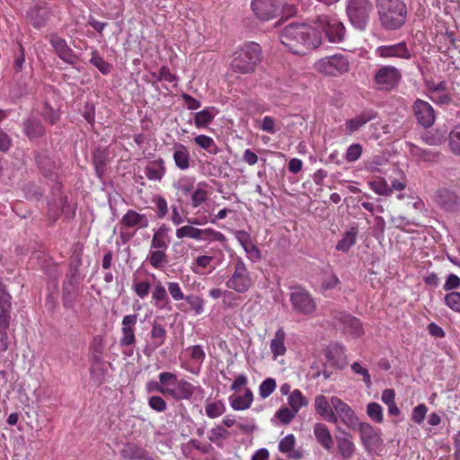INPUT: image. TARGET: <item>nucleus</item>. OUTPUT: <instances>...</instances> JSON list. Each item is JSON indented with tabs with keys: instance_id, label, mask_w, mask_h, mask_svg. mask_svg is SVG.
I'll use <instances>...</instances> for the list:
<instances>
[{
	"instance_id": "1",
	"label": "nucleus",
	"mask_w": 460,
	"mask_h": 460,
	"mask_svg": "<svg viewBox=\"0 0 460 460\" xmlns=\"http://www.w3.org/2000/svg\"><path fill=\"white\" fill-rule=\"evenodd\" d=\"M281 43L295 54L303 56L317 49L322 43V33L305 23H290L280 33Z\"/></svg>"
},
{
	"instance_id": "2",
	"label": "nucleus",
	"mask_w": 460,
	"mask_h": 460,
	"mask_svg": "<svg viewBox=\"0 0 460 460\" xmlns=\"http://www.w3.org/2000/svg\"><path fill=\"white\" fill-rule=\"evenodd\" d=\"M147 392H157L165 397L180 402L190 400L195 394L196 387L185 379H178L172 372H161L158 381H150L146 385Z\"/></svg>"
},
{
	"instance_id": "3",
	"label": "nucleus",
	"mask_w": 460,
	"mask_h": 460,
	"mask_svg": "<svg viewBox=\"0 0 460 460\" xmlns=\"http://www.w3.org/2000/svg\"><path fill=\"white\" fill-rule=\"evenodd\" d=\"M262 59L261 47L256 42H246L234 52L231 69L235 73L251 74Z\"/></svg>"
},
{
	"instance_id": "4",
	"label": "nucleus",
	"mask_w": 460,
	"mask_h": 460,
	"mask_svg": "<svg viewBox=\"0 0 460 460\" xmlns=\"http://www.w3.org/2000/svg\"><path fill=\"white\" fill-rule=\"evenodd\" d=\"M381 25L386 31L400 29L406 20V6L401 0H376Z\"/></svg>"
},
{
	"instance_id": "5",
	"label": "nucleus",
	"mask_w": 460,
	"mask_h": 460,
	"mask_svg": "<svg viewBox=\"0 0 460 460\" xmlns=\"http://www.w3.org/2000/svg\"><path fill=\"white\" fill-rule=\"evenodd\" d=\"M253 282L252 275L243 259L236 257L233 261L231 274L226 280V287L238 294H243L252 287Z\"/></svg>"
},
{
	"instance_id": "6",
	"label": "nucleus",
	"mask_w": 460,
	"mask_h": 460,
	"mask_svg": "<svg viewBox=\"0 0 460 460\" xmlns=\"http://www.w3.org/2000/svg\"><path fill=\"white\" fill-rule=\"evenodd\" d=\"M314 23L319 32H324L329 42L339 43L343 40L345 28L335 14H319Z\"/></svg>"
},
{
	"instance_id": "7",
	"label": "nucleus",
	"mask_w": 460,
	"mask_h": 460,
	"mask_svg": "<svg viewBox=\"0 0 460 460\" xmlns=\"http://www.w3.org/2000/svg\"><path fill=\"white\" fill-rule=\"evenodd\" d=\"M373 4L369 0H347V16L354 28L364 31L373 12Z\"/></svg>"
},
{
	"instance_id": "8",
	"label": "nucleus",
	"mask_w": 460,
	"mask_h": 460,
	"mask_svg": "<svg viewBox=\"0 0 460 460\" xmlns=\"http://www.w3.org/2000/svg\"><path fill=\"white\" fill-rule=\"evenodd\" d=\"M314 68L319 74L326 76H338L349 70V61L341 54L317 59Z\"/></svg>"
},
{
	"instance_id": "9",
	"label": "nucleus",
	"mask_w": 460,
	"mask_h": 460,
	"mask_svg": "<svg viewBox=\"0 0 460 460\" xmlns=\"http://www.w3.org/2000/svg\"><path fill=\"white\" fill-rule=\"evenodd\" d=\"M289 300L294 311L297 314L311 315L316 310V303L314 297L303 288H294L290 293Z\"/></svg>"
},
{
	"instance_id": "10",
	"label": "nucleus",
	"mask_w": 460,
	"mask_h": 460,
	"mask_svg": "<svg viewBox=\"0 0 460 460\" xmlns=\"http://www.w3.org/2000/svg\"><path fill=\"white\" fill-rule=\"evenodd\" d=\"M402 79L401 71L392 65L380 66L374 75V82L379 90L391 91L394 89Z\"/></svg>"
},
{
	"instance_id": "11",
	"label": "nucleus",
	"mask_w": 460,
	"mask_h": 460,
	"mask_svg": "<svg viewBox=\"0 0 460 460\" xmlns=\"http://www.w3.org/2000/svg\"><path fill=\"white\" fill-rule=\"evenodd\" d=\"M334 324L340 328L343 333L352 336L354 339H358L364 335V328L361 321L344 312H335L332 315Z\"/></svg>"
},
{
	"instance_id": "12",
	"label": "nucleus",
	"mask_w": 460,
	"mask_h": 460,
	"mask_svg": "<svg viewBox=\"0 0 460 460\" xmlns=\"http://www.w3.org/2000/svg\"><path fill=\"white\" fill-rule=\"evenodd\" d=\"M331 405L336 417V424L340 420L345 427L355 429L358 425V418L353 409L337 396L331 397Z\"/></svg>"
},
{
	"instance_id": "13",
	"label": "nucleus",
	"mask_w": 460,
	"mask_h": 460,
	"mask_svg": "<svg viewBox=\"0 0 460 460\" xmlns=\"http://www.w3.org/2000/svg\"><path fill=\"white\" fill-rule=\"evenodd\" d=\"M375 55L382 59H403L410 60L411 58V50L405 41L395 44L382 45L376 49Z\"/></svg>"
},
{
	"instance_id": "14",
	"label": "nucleus",
	"mask_w": 460,
	"mask_h": 460,
	"mask_svg": "<svg viewBox=\"0 0 460 460\" xmlns=\"http://www.w3.org/2000/svg\"><path fill=\"white\" fill-rule=\"evenodd\" d=\"M361 442L368 454H372L383 444L380 434L368 423L358 424Z\"/></svg>"
},
{
	"instance_id": "15",
	"label": "nucleus",
	"mask_w": 460,
	"mask_h": 460,
	"mask_svg": "<svg viewBox=\"0 0 460 460\" xmlns=\"http://www.w3.org/2000/svg\"><path fill=\"white\" fill-rule=\"evenodd\" d=\"M137 322V314H127L121 321V336L119 338L120 347H129L136 343V324Z\"/></svg>"
},
{
	"instance_id": "16",
	"label": "nucleus",
	"mask_w": 460,
	"mask_h": 460,
	"mask_svg": "<svg viewBox=\"0 0 460 460\" xmlns=\"http://www.w3.org/2000/svg\"><path fill=\"white\" fill-rule=\"evenodd\" d=\"M51 16L50 10L46 4H37L27 12L28 22L36 29L46 26Z\"/></svg>"
},
{
	"instance_id": "17",
	"label": "nucleus",
	"mask_w": 460,
	"mask_h": 460,
	"mask_svg": "<svg viewBox=\"0 0 460 460\" xmlns=\"http://www.w3.org/2000/svg\"><path fill=\"white\" fill-rule=\"evenodd\" d=\"M412 109L420 126L429 128L433 124L435 119L434 111L429 102L418 99L414 102Z\"/></svg>"
},
{
	"instance_id": "18",
	"label": "nucleus",
	"mask_w": 460,
	"mask_h": 460,
	"mask_svg": "<svg viewBox=\"0 0 460 460\" xmlns=\"http://www.w3.org/2000/svg\"><path fill=\"white\" fill-rule=\"evenodd\" d=\"M251 7L257 17L262 21L273 19L279 10L276 0H252Z\"/></svg>"
},
{
	"instance_id": "19",
	"label": "nucleus",
	"mask_w": 460,
	"mask_h": 460,
	"mask_svg": "<svg viewBox=\"0 0 460 460\" xmlns=\"http://www.w3.org/2000/svg\"><path fill=\"white\" fill-rule=\"evenodd\" d=\"M153 305L159 310L172 311V305L166 287L160 281H155L151 291Z\"/></svg>"
},
{
	"instance_id": "20",
	"label": "nucleus",
	"mask_w": 460,
	"mask_h": 460,
	"mask_svg": "<svg viewBox=\"0 0 460 460\" xmlns=\"http://www.w3.org/2000/svg\"><path fill=\"white\" fill-rule=\"evenodd\" d=\"M434 201L446 210H455L459 207V198L455 191L447 188L438 189L434 194Z\"/></svg>"
},
{
	"instance_id": "21",
	"label": "nucleus",
	"mask_w": 460,
	"mask_h": 460,
	"mask_svg": "<svg viewBox=\"0 0 460 460\" xmlns=\"http://www.w3.org/2000/svg\"><path fill=\"white\" fill-rule=\"evenodd\" d=\"M49 43L59 58L66 64H73L75 62V52L67 46L64 39L54 34L50 36Z\"/></svg>"
},
{
	"instance_id": "22",
	"label": "nucleus",
	"mask_w": 460,
	"mask_h": 460,
	"mask_svg": "<svg viewBox=\"0 0 460 460\" xmlns=\"http://www.w3.org/2000/svg\"><path fill=\"white\" fill-rule=\"evenodd\" d=\"M120 225L124 228L144 229L149 225V220L145 214L128 209L120 220Z\"/></svg>"
},
{
	"instance_id": "23",
	"label": "nucleus",
	"mask_w": 460,
	"mask_h": 460,
	"mask_svg": "<svg viewBox=\"0 0 460 460\" xmlns=\"http://www.w3.org/2000/svg\"><path fill=\"white\" fill-rule=\"evenodd\" d=\"M187 221L190 225L178 228L176 230V237L178 239L189 238L195 241H201L202 229L197 228L193 226H202L207 223V220L201 221L199 218H188Z\"/></svg>"
},
{
	"instance_id": "24",
	"label": "nucleus",
	"mask_w": 460,
	"mask_h": 460,
	"mask_svg": "<svg viewBox=\"0 0 460 460\" xmlns=\"http://www.w3.org/2000/svg\"><path fill=\"white\" fill-rule=\"evenodd\" d=\"M376 118L375 111H364L359 115L347 119L343 125L345 133L352 135L354 132L358 131L361 128L367 125L369 121Z\"/></svg>"
},
{
	"instance_id": "25",
	"label": "nucleus",
	"mask_w": 460,
	"mask_h": 460,
	"mask_svg": "<svg viewBox=\"0 0 460 460\" xmlns=\"http://www.w3.org/2000/svg\"><path fill=\"white\" fill-rule=\"evenodd\" d=\"M325 357L337 368H342L346 365L345 348L340 343L328 345L325 349Z\"/></svg>"
},
{
	"instance_id": "26",
	"label": "nucleus",
	"mask_w": 460,
	"mask_h": 460,
	"mask_svg": "<svg viewBox=\"0 0 460 460\" xmlns=\"http://www.w3.org/2000/svg\"><path fill=\"white\" fill-rule=\"evenodd\" d=\"M287 333L283 327H279L270 340V348L273 359H278L288 351L286 344Z\"/></svg>"
},
{
	"instance_id": "27",
	"label": "nucleus",
	"mask_w": 460,
	"mask_h": 460,
	"mask_svg": "<svg viewBox=\"0 0 460 460\" xmlns=\"http://www.w3.org/2000/svg\"><path fill=\"white\" fill-rule=\"evenodd\" d=\"M314 409L318 415H320L325 421L336 424V417L331 405V400L322 394L314 398Z\"/></svg>"
},
{
	"instance_id": "28",
	"label": "nucleus",
	"mask_w": 460,
	"mask_h": 460,
	"mask_svg": "<svg viewBox=\"0 0 460 460\" xmlns=\"http://www.w3.org/2000/svg\"><path fill=\"white\" fill-rule=\"evenodd\" d=\"M343 436L336 437L337 450L340 456L348 460L355 455V442L349 433L342 431Z\"/></svg>"
},
{
	"instance_id": "29",
	"label": "nucleus",
	"mask_w": 460,
	"mask_h": 460,
	"mask_svg": "<svg viewBox=\"0 0 460 460\" xmlns=\"http://www.w3.org/2000/svg\"><path fill=\"white\" fill-rule=\"evenodd\" d=\"M253 401V394L251 389L245 388L243 394H232L229 396V403L234 411L248 410Z\"/></svg>"
},
{
	"instance_id": "30",
	"label": "nucleus",
	"mask_w": 460,
	"mask_h": 460,
	"mask_svg": "<svg viewBox=\"0 0 460 460\" xmlns=\"http://www.w3.org/2000/svg\"><path fill=\"white\" fill-rule=\"evenodd\" d=\"M173 161L176 166L186 171L190 167L191 156L189 148L181 143L173 146Z\"/></svg>"
},
{
	"instance_id": "31",
	"label": "nucleus",
	"mask_w": 460,
	"mask_h": 460,
	"mask_svg": "<svg viewBox=\"0 0 460 460\" xmlns=\"http://www.w3.org/2000/svg\"><path fill=\"white\" fill-rule=\"evenodd\" d=\"M145 175L151 181H161L166 173V166L163 158H156L150 161L144 169Z\"/></svg>"
},
{
	"instance_id": "32",
	"label": "nucleus",
	"mask_w": 460,
	"mask_h": 460,
	"mask_svg": "<svg viewBox=\"0 0 460 460\" xmlns=\"http://www.w3.org/2000/svg\"><path fill=\"white\" fill-rule=\"evenodd\" d=\"M169 232V227L164 225L161 226L152 235L150 249L168 251V243H170Z\"/></svg>"
},
{
	"instance_id": "33",
	"label": "nucleus",
	"mask_w": 460,
	"mask_h": 460,
	"mask_svg": "<svg viewBox=\"0 0 460 460\" xmlns=\"http://www.w3.org/2000/svg\"><path fill=\"white\" fill-rule=\"evenodd\" d=\"M149 337L150 341L148 346L152 350H155L161 345L164 344V341H166V328L161 323L154 321L151 324Z\"/></svg>"
},
{
	"instance_id": "34",
	"label": "nucleus",
	"mask_w": 460,
	"mask_h": 460,
	"mask_svg": "<svg viewBox=\"0 0 460 460\" xmlns=\"http://www.w3.org/2000/svg\"><path fill=\"white\" fill-rule=\"evenodd\" d=\"M23 133L31 141H32L43 137L45 134V128L39 119L31 118L23 123Z\"/></svg>"
},
{
	"instance_id": "35",
	"label": "nucleus",
	"mask_w": 460,
	"mask_h": 460,
	"mask_svg": "<svg viewBox=\"0 0 460 460\" xmlns=\"http://www.w3.org/2000/svg\"><path fill=\"white\" fill-rule=\"evenodd\" d=\"M314 435L316 441L326 450H330L333 445V439L331 431L326 424L316 423L314 426Z\"/></svg>"
},
{
	"instance_id": "36",
	"label": "nucleus",
	"mask_w": 460,
	"mask_h": 460,
	"mask_svg": "<svg viewBox=\"0 0 460 460\" xmlns=\"http://www.w3.org/2000/svg\"><path fill=\"white\" fill-rule=\"evenodd\" d=\"M214 256L210 254L198 255L194 258L191 263V270L197 274H204L206 270L209 268L208 272H211L216 269V266L212 265Z\"/></svg>"
},
{
	"instance_id": "37",
	"label": "nucleus",
	"mask_w": 460,
	"mask_h": 460,
	"mask_svg": "<svg viewBox=\"0 0 460 460\" xmlns=\"http://www.w3.org/2000/svg\"><path fill=\"white\" fill-rule=\"evenodd\" d=\"M209 185L206 181H199L196 190L191 195V207L193 208H199L201 204L206 202L209 197Z\"/></svg>"
},
{
	"instance_id": "38",
	"label": "nucleus",
	"mask_w": 460,
	"mask_h": 460,
	"mask_svg": "<svg viewBox=\"0 0 460 460\" xmlns=\"http://www.w3.org/2000/svg\"><path fill=\"white\" fill-rule=\"evenodd\" d=\"M93 160L95 166L96 173L102 177L106 170V166L110 162V155L107 149L98 148L93 154Z\"/></svg>"
},
{
	"instance_id": "39",
	"label": "nucleus",
	"mask_w": 460,
	"mask_h": 460,
	"mask_svg": "<svg viewBox=\"0 0 460 460\" xmlns=\"http://www.w3.org/2000/svg\"><path fill=\"white\" fill-rule=\"evenodd\" d=\"M146 261L156 270L163 269L168 263L166 250H149Z\"/></svg>"
},
{
	"instance_id": "40",
	"label": "nucleus",
	"mask_w": 460,
	"mask_h": 460,
	"mask_svg": "<svg viewBox=\"0 0 460 460\" xmlns=\"http://www.w3.org/2000/svg\"><path fill=\"white\" fill-rule=\"evenodd\" d=\"M358 234V229L354 227L344 233L341 240L336 243L335 250L341 251V252H348L349 248L357 243Z\"/></svg>"
},
{
	"instance_id": "41",
	"label": "nucleus",
	"mask_w": 460,
	"mask_h": 460,
	"mask_svg": "<svg viewBox=\"0 0 460 460\" xmlns=\"http://www.w3.org/2000/svg\"><path fill=\"white\" fill-rule=\"evenodd\" d=\"M288 402L289 408L296 413H298V411L308 403L306 398L299 389H295L291 392L288 398Z\"/></svg>"
},
{
	"instance_id": "42",
	"label": "nucleus",
	"mask_w": 460,
	"mask_h": 460,
	"mask_svg": "<svg viewBox=\"0 0 460 460\" xmlns=\"http://www.w3.org/2000/svg\"><path fill=\"white\" fill-rule=\"evenodd\" d=\"M216 116L215 108H205L195 115V126L197 128H206Z\"/></svg>"
},
{
	"instance_id": "43",
	"label": "nucleus",
	"mask_w": 460,
	"mask_h": 460,
	"mask_svg": "<svg viewBox=\"0 0 460 460\" xmlns=\"http://www.w3.org/2000/svg\"><path fill=\"white\" fill-rule=\"evenodd\" d=\"M194 143L200 148L204 149L208 154H212L213 155H215V154H217L218 152V148L215 141L210 137L205 135H199L194 138Z\"/></svg>"
},
{
	"instance_id": "44",
	"label": "nucleus",
	"mask_w": 460,
	"mask_h": 460,
	"mask_svg": "<svg viewBox=\"0 0 460 460\" xmlns=\"http://www.w3.org/2000/svg\"><path fill=\"white\" fill-rule=\"evenodd\" d=\"M340 283L338 277L332 270L324 271L321 277L320 288L322 292L335 288Z\"/></svg>"
},
{
	"instance_id": "45",
	"label": "nucleus",
	"mask_w": 460,
	"mask_h": 460,
	"mask_svg": "<svg viewBox=\"0 0 460 460\" xmlns=\"http://www.w3.org/2000/svg\"><path fill=\"white\" fill-rule=\"evenodd\" d=\"M432 96L430 99L440 104H447L451 102V97L445 92V84L438 83L431 91Z\"/></svg>"
},
{
	"instance_id": "46",
	"label": "nucleus",
	"mask_w": 460,
	"mask_h": 460,
	"mask_svg": "<svg viewBox=\"0 0 460 460\" xmlns=\"http://www.w3.org/2000/svg\"><path fill=\"white\" fill-rule=\"evenodd\" d=\"M11 323V310L0 309V341H7L8 330Z\"/></svg>"
},
{
	"instance_id": "47",
	"label": "nucleus",
	"mask_w": 460,
	"mask_h": 460,
	"mask_svg": "<svg viewBox=\"0 0 460 460\" xmlns=\"http://www.w3.org/2000/svg\"><path fill=\"white\" fill-rule=\"evenodd\" d=\"M167 294H169L174 301L184 299L190 301V296H185L180 283L176 281L167 282Z\"/></svg>"
},
{
	"instance_id": "48",
	"label": "nucleus",
	"mask_w": 460,
	"mask_h": 460,
	"mask_svg": "<svg viewBox=\"0 0 460 460\" xmlns=\"http://www.w3.org/2000/svg\"><path fill=\"white\" fill-rule=\"evenodd\" d=\"M276 388V379L273 377H268L261 384V385H259V396L262 399H267L274 393Z\"/></svg>"
},
{
	"instance_id": "49",
	"label": "nucleus",
	"mask_w": 460,
	"mask_h": 460,
	"mask_svg": "<svg viewBox=\"0 0 460 460\" xmlns=\"http://www.w3.org/2000/svg\"><path fill=\"white\" fill-rule=\"evenodd\" d=\"M206 414L210 419L220 417L226 411V406L221 401L208 402L205 406Z\"/></svg>"
},
{
	"instance_id": "50",
	"label": "nucleus",
	"mask_w": 460,
	"mask_h": 460,
	"mask_svg": "<svg viewBox=\"0 0 460 460\" xmlns=\"http://www.w3.org/2000/svg\"><path fill=\"white\" fill-rule=\"evenodd\" d=\"M201 241L225 243L226 242V238L222 233L218 231H216L212 228H206L202 229L201 231Z\"/></svg>"
},
{
	"instance_id": "51",
	"label": "nucleus",
	"mask_w": 460,
	"mask_h": 460,
	"mask_svg": "<svg viewBox=\"0 0 460 460\" xmlns=\"http://www.w3.org/2000/svg\"><path fill=\"white\" fill-rule=\"evenodd\" d=\"M372 190L376 193L383 196H390L392 194V189L384 178H378L370 182Z\"/></svg>"
},
{
	"instance_id": "52",
	"label": "nucleus",
	"mask_w": 460,
	"mask_h": 460,
	"mask_svg": "<svg viewBox=\"0 0 460 460\" xmlns=\"http://www.w3.org/2000/svg\"><path fill=\"white\" fill-rule=\"evenodd\" d=\"M367 413L368 417L376 423H382L384 421L383 408L379 403L370 402L367 405Z\"/></svg>"
},
{
	"instance_id": "53",
	"label": "nucleus",
	"mask_w": 460,
	"mask_h": 460,
	"mask_svg": "<svg viewBox=\"0 0 460 460\" xmlns=\"http://www.w3.org/2000/svg\"><path fill=\"white\" fill-rule=\"evenodd\" d=\"M449 148L456 155H460V124L449 135Z\"/></svg>"
},
{
	"instance_id": "54",
	"label": "nucleus",
	"mask_w": 460,
	"mask_h": 460,
	"mask_svg": "<svg viewBox=\"0 0 460 460\" xmlns=\"http://www.w3.org/2000/svg\"><path fill=\"white\" fill-rule=\"evenodd\" d=\"M90 62L95 66L101 73L103 75H108L111 71V65L107 63L95 50L92 53V58Z\"/></svg>"
},
{
	"instance_id": "55",
	"label": "nucleus",
	"mask_w": 460,
	"mask_h": 460,
	"mask_svg": "<svg viewBox=\"0 0 460 460\" xmlns=\"http://www.w3.org/2000/svg\"><path fill=\"white\" fill-rule=\"evenodd\" d=\"M150 288L151 284L148 279L135 281L132 285L133 291L140 299L147 296Z\"/></svg>"
},
{
	"instance_id": "56",
	"label": "nucleus",
	"mask_w": 460,
	"mask_h": 460,
	"mask_svg": "<svg viewBox=\"0 0 460 460\" xmlns=\"http://www.w3.org/2000/svg\"><path fill=\"white\" fill-rule=\"evenodd\" d=\"M235 238L239 242V243L243 246V249L246 252H248L249 247H250L251 249L255 250V252L257 254L260 253V250H258V248L252 243L250 235L246 232L237 231L235 234Z\"/></svg>"
},
{
	"instance_id": "57",
	"label": "nucleus",
	"mask_w": 460,
	"mask_h": 460,
	"mask_svg": "<svg viewBox=\"0 0 460 460\" xmlns=\"http://www.w3.org/2000/svg\"><path fill=\"white\" fill-rule=\"evenodd\" d=\"M209 296L213 299H218L219 297L223 296V304L226 307H232L234 305L227 303V298H233L234 297V294L228 290H222L221 288H211L209 290Z\"/></svg>"
},
{
	"instance_id": "58",
	"label": "nucleus",
	"mask_w": 460,
	"mask_h": 460,
	"mask_svg": "<svg viewBox=\"0 0 460 460\" xmlns=\"http://www.w3.org/2000/svg\"><path fill=\"white\" fill-rule=\"evenodd\" d=\"M0 309L12 310V296L7 291L5 284L0 280Z\"/></svg>"
},
{
	"instance_id": "59",
	"label": "nucleus",
	"mask_w": 460,
	"mask_h": 460,
	"mask_svg": "<svg viewBox=\"0 0 460 460\" xmlns=\"http://www.w3.org/2000/svg\"><path fill=\"white\" fill-rule=\"evenodd\" d=\"M444 303L456 313H460V293L459 292H450L446 294V297H444Z\"/></svg>"
},
{
	"instance_id": "60",
	"label": "nucleus",
	"mask_w": 460,
	"mask_h": 460,
	"mask_svg": "<svg viewBox=\"0 0 460 460\" xmlns=\"http://www.w3.org/2000/svg\"><path fill=\"white\" fill-rule=\"evenodd\" d=\"M297 413L295 412L292 409L284 407L279 409L275 416L279 421L284 425H288L296 417Z\"/></svg>"
},
{
	"instance_id": "61",
	"label": "nucleus",
	"mask_w": 460,
	"mask_h": 460,
	"mask_svg": "<svg viewBox=\"0 0 460 460\" xmlns=\"http://www.w3.org/2000/svg\"><path fill=\"white\" fill-rule=\"evenodd\" d=\"M296 445V437L294 434H288L286 437L281 438L279 443V449L282 453H290Z\"/></svg>"
},
{
	"instance_id": "62",
	"label": "nucleus",
	"mask_w": 460,
	"mask_h": 460,
	"mask_svg": "<svg viewBox=\"0 0 460 460\" xmlns=\"http://www.w3.org/2000/svg\"><path fill=\"white\" fill-rule=\"evenodd\" d=\"M363 148L359 144H352L345 153V159L349 162L358 161L362 155Z\"/></svg>"
},
{
	"instance_id": "63",
	"label": "nucleus",
	"mask_w": 460,
	"mask_h": 460,
	"mask_svg": "<svg viewBox=\"0 0 460 460\" xmlns=\"http://www.w3.org/2000/svg\"><path fill=\"white\" fill-rule=\"evenodd\" d=\"M259 128L269 134H276L278 131L276 119L271 116L262 118Z\"/></svg>"
},
{
	"instance_id": "64",
	"label": "nucleus",
	"mask_w": 460,
	"mask_h": 460,
	"mask_svg": "<svg viewBox=\"0 0 460 460\" xmlns=\"http://www.w3.org/2000/svg\"><path fill=\"white\" fill-rule=\"evenodd\" d=\"M229 433L222 426H216L208 432V439L212 442H217L220 439H225L228 437Z\"/></svg>"
}]
</instances>
